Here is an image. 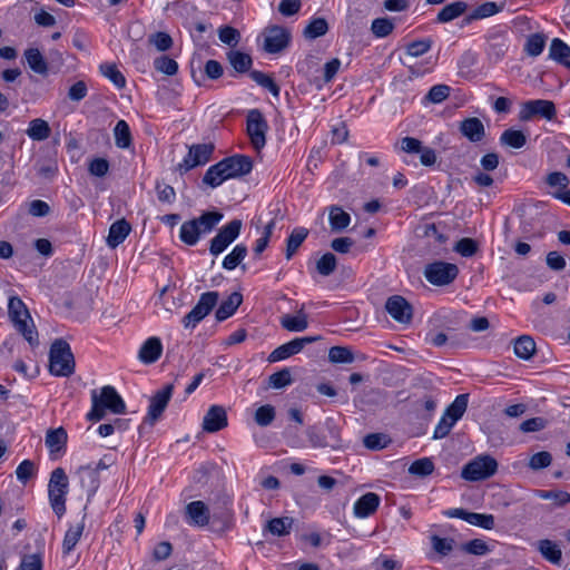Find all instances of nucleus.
Listing matches in <instances>:
<instances>
[{
  "instance_id": "obj_38",
  "label": "nucleus",
  "mask_w": 570,
  "mask_h": 570,
  "mask_svg": "<svg viewBox=\"0 0 570 570\" xmlns=\"http://www.w3.org/2000/svg\"><path fill=\"white\" fill-rule=\"evenodd\" d=\"M247 253L248 249L245 244H237L233 250L224 257L222 263L223 268L226 271L235 269L247 256Z\"/></svg>"
},
{
  "instance_id": "obj_22",
  "label": "nucleus",
  "mask_w": 570,
  "mask_h": 570,
  "mask_svg": "<svg viewBox=\"0 0 570 570\" xmlns=\"http://www.w3.org/2000/svg\"><path fill=\"white\" fill-rule=\"evenodd\" d=\"M380 502L381 498L379 494L374 492H367L357 499L354 503V514L357 518H367L377 510Z\"/></svg>"
},
{
  "instance_id": "obj_58",
  "label": "nucleus",
  "mask_w": 570,
  "mask_h": 570,
  "mask_svg": "<svg viewBox=\"0 0 570 570\" xmlns=\"http://www.w3.org/2000/svg\"><path fill=\"white\" fill-rule=\"evenodd\" d=\"M154 67L157 71L167 76H174L178 71V63L168 56H160L154 60Z\"/></svg>"
},
{
  "instance_id": "obj_18",
  "label": "nucleus",
  "mask_w": 570,
  "mask_h": 570,
  "mask_svg": "<svg viewBox=\"0 0 570 570\" xmlns=\"http://www.w3.org/2000/svg\"><path fill=\"white\" fill-rule=\"evenodd\" d=\"M184 518L187 524L204 528L209 523L210 511L205 502L191 501L185 507Z\"/></svg>"
},
{
  "instance_id": "obj_44",
  "label": "nucleus",
  "mask_w": 570,
  "mask_h": 570,
  "mask_svg": "<svg viewBox=\"0 0 570 570\" xmlns=\"http://www.w3.org/2000/svg\"><path fill=\"white\" fill-rule=\"evenodd\" d=\"M228 180L222 164L218 161L215 165H212L205 173L203 177V183L208 185L212 188H216L220 186L224 181Z\"/></svg>"
},
{
  "instance_id": "obj_32",
  "label": "nucleus",
  "mask_w": 570,
  "mask_h": 570,
  "mask_svg": "<svg viewBox=\"0 0 570 570\" xmlns=\"http://www.w3.org/2000/svg\"><path fill=\"white\" fill-rule=\"evenodd\" d=\"M549 57L570 69V47L559 38L551 41Z\"/></svg>"
},
{
  "instance_id": "obj_52",
  "label": "nucleus",
  "mask_w": 570,
  "mask_h": 570,
  "mask_svg": "<svg viewBox=\"0 0 570 570\" xmlns=\"http://www.w3.org/2000/svg\"><path fill=\"white\" fill-rule=\"evenodd\" d=\"M434 471V463L430 458L415 460L409 468V473L416 476H428Z\"/></svg>"
},
{
  "instance_id": "obj_62",
  "label": "nucleus",
  "mask_w": 570,
  "mask_h": 570,
  "mask_svg": "<svg viewBox=\"0 0 570 570\" xmlns=\"http://www.w3.org/2000/svg\"><path fill=\"white\" fill-rule=\"evenodd\" d=\"M317 272L323 276H330L336 269V257L332 253L324 254L316 263Z\"/></svg>"
},
{
  "instance_id": "obj_30",
  "label": "nucleus",
  "mask_w": 570,
  "mask_h": 570,
  "mask_svg": "<svg viewBox=\"0 0 570 570\" xmlns=\"http://www.w3.org/2000/svg\"><path fill=\"white\" fill-rule=\"evenodd\" d=\"M8 314L14 325L19 324V322L31 321V316L26 304L18 296L9 297Z\"/></svg>"
},
{
  "instance_id": "obj_31",
  "label": "nucleus",
  "mask_w": 570,
  "mask_h": 570,
  "mask_svg": "<svg viewBox=\"0 0 570 570\" xmlns=\"http://www.w3.org/2000/svg\"><path fill=\"white\" fill-rule=\"evenodd\" d=\"M226 57L235 72L246 73L252 71L250 68L253 66V59L248 53L242 52L239 50H229L226 53Z\"/></svg>"
},
{
  "instance_id": "obj_2",
  "label": "nucleus",
  "mask_w": 570,
  "mask_h": 570,
  "mask_svg": "<svg viewBox=\"0 0 570 570\" xmlns=\"http://www.w3.org/2000/svg\"><path fill=\"white\" fill-rule=\"evenodd\" d=\"M49 370L56 376L68 377L75 372V358L70 345L57 338L50 346Z\"/></svg>"
},
{
  "instance_id": "obj_28",
  "label": "nucleus",
  "mask_w": 570,
  "mask_h": 570,
  "mask_svg": "<svg viewBox=\"0 0 570 570\" xmlns=\"http://www.w3.org/2000/svg\"><path fill=\"white\" fill-rule=\"evenodd\" d=\"M224 215L220 212L208 210L204 212L199 217L194 218L191 220L196 222L200 235H206L215 229V227L220 223Z\"/></svg>"
},
{
  "instance_id": "obj_43",
  "label": "nucleus",
  "mask_w": 570,
  "mask_h": 570,
  "mask_svg": "<svg viewBox=\"0 0 570 570\" xmlns=\"http://www.w3.org/2000/svg\"><path fill=\"white\" fill-rule=\"evenodd\" d=\"M200 236L202 235L199 233V229L197 228L196 222H193L190 219L181 224L179 230V239L184 244L188 246H194L198 243Z\"/></svg>"
},
{
  "instance_id": "obj_11",
  "label": "nucleus",
  "mask_w": 570,
  "mask_h": 570,
  "mask_svg": "<svg viewBox=\"0 0 570 570\" xmlns=\"http://www.w3.org/2000/svg\"><path fill=\"white\" fill-rule=\"evenodd\" d=\"M214 151L213 144H197L189 147L188 154L183 161L177 165L180 175L186 174L190 169L203 166L209 161Z\"/></svg>"
},
{
  "instance_id": "obj_33",
  "label": "nucleus",
  "mask_w": 570,
  "mask_h": 570,
  "mask_svg": "<svg viewBox=\"0 0 570 570\" xmlns=\"http://www.w3.org/2000/svg\"><path fill=\"white\" fill-rule=\"evenodd\" d=\"M26 134L35 141H43L50 137L51 128L48 121L41 118H36L29 122Z\"/></svg>"
},
{
  "instance_id": "obj_48",
  "label": "nucleus",
  "mask_w": 570,
  "mask_h": 570,
  "mask_svg": "<svg viewBox=\"0 0 570 570\" xmlns=\"http://www.w3.org/2000/svg\"><path fill=\"white\" fill-rule=\"evenodd\" d=\"M328 31L327 21L324 18H314L304 29V37L314 40Z\"/></svg>"
},
{
  "instance_id": "obj_36",
  "label": "nucleus",
  "mask_w": 570,
  "mask_h": 570,
  "mask_svg": "<svg viewBox=\"0 0 570 570\" xmlns=\"http://www.w3.org/2000/svg\"><path fill=\"white\" fill-rule=\"evenodd\" d=\"M24 58L32 71L42 76H46L48 73V65L39 49H27L24 51Z\"/></svg>"
},
{
  "instance_id": "obj_13",
  "label": "nucleus",
  "mask_w": 570,
  "mask_h": 570,
  "mask_svg": "<svg viewBox=\"0 0 570 570\" xmlns=\"http://www.w3.org/2000/svg\"><path fill=\"white\" fill-rule=\"evenodd\" d=\"M264 38V50L268 53H278L289 45L291 33L284 27L271 26L265 29Z\"/></svg>"
},
{
  "instance_id": "obj_9",
  "label": "nucleus",
  "mask_w": 570,
  "mask_h": 570,
  "mask_svg": "<svg viewBox=\"0 0 570 570\" xmlns=\"http://www.w3.org/2000/svg\"><path fill=\"white\" fill-rule=\"evenodd\" d=\"M557 116V109L551 100L534 99L524 101L521 105L519 119L529 121L534 117H541L547 120H553Z\"/></svg>"
},
{
  "instance_id": "obj_15",
  "label": "nucleus",
  "mask_w": 570,
  "mask_h": 570,
  "mask_svg": "<svg viewBox=\"0 0 570 570\" xmlns=\"http://www.w3.org/2000/svg\"><path fill=\"white\" fill-rule=\"evenodd\" d=\"M317 336H304V337H296L277 348H275L267 357V361L269 363L279 362L283 360H286L291 357L292 355H295L299 353L305 345L311 344L315 341H317Z\"/></svg>"
},
{
  "instance_id": "obj_61",
  "label": "nucleus",
  "mask_w": 570,
  "mask_h": 570,
  "mask_svg": "<svg viewBox=\"0 0 570 570\" xmlns=\"http://www.w3.org/2000/svg\"><path fill=\"white\" fill-rule=\"evenodd\" d=\"M432 43L433 41L430 38L412 41L406 45V55L411 57H420L431 49Z\"/></svg>"
},
{
  "instance_id": "obj_64",
  "label": "nucleus",
  "mask_w": 570,
  "mask_h": 570,
  "mask_svg": "<svg viewBox=\"0 0 570 570\" xmlns=\"http://www.w3.org/2000/svg\"><path fill=\"white\" fill-rule=\"evenodd\" d=\"M450 91L451 88L446 85H435L429 90L425 100L432 104H441L449 97Z\"/></svg>"
},
{
  "instance_id": "obj_47",
  "label": "nucleus",
  "mask_w": 570,
  "mask_h": 570,
  "mask_svg": "<svg viewBox=\"0 0 570 570\" xmlns=\"http://www.w3.org/2000/svg\"><path fill=\"white\" fill-rule=\"evenodd\" d=\"M115 144L118 148L126 149L131 145V132L125 120H119L114 128Z\"/></svg>"
},
{
  "instance_id": "obj_39",
  "label": "nucleus",
  "mask_w": 570,
  "mask_h": 570,
  "mask_svg": "<svg viewBox=\"0 0 570 570\" xmlns=\"http://www.w3.org/2000/svg\"><path fill=\"white\" fill-rule=\"evenodd\" d=\"M80 476L81 487L87 489L89 494H94L99 487V478L97 470L91 466H80L78 470Z\"/></svg>"
},
{
  "instance_id": "obj_41",
  "label": "nucleus",
  "mask_w": 570,
  "mask_h": 570,
  "mask_svg": "<svg viewBox=\"0 0 570 570\" xmlns=\"http://www.w3.org/2000/svg\"><path fill=\"white\" fill-rule=\"evenodd\" d=\"M292 525V518H274L266 523L264 531H268L271 534L276 537H283L289 533Z\"/></svg>"
},
{
  "instance_id": "obj_54",
  "label": "nucleus",
  "mask_w": 570,
  "mask_h": 570,
  "mask_svg": "<svg viewBox=\"0 0 570 570\" xmlns=\"http://www.w3.org/2000/svg\"><path fill=\"white\" fill-rule=\"evenodd\" d=\"M394 30V23L389 18H376L372 21L371 31L376 38H385Z\"/></svg>"
},
{
  "instance_id": "obj_20",
  "label": "nucleus",
  "mask_w": 570,
  "mask_h": 570,
  "mask_svg": "<svg viewBox=\"0 0 570 570\" xmlns=\"http://www.w3.org/2000/svg\"><path fill=\"white\" fill-rule=\"evenodd\" d=\"M459 130L470 142H481L485 137L483 122L476 117H469L460 122Z\"/></svg>"
},
{
  "instance_id": "obj_35",
  "label": "nucleus",
  "mask_w": 570,
  "mask_h": 570,
  "mask_svg": "<svg viewBox=\"0 0 570 570\" xmlns=\"http://www.w3.org/2000/svg\"><path fill=\"white\" fill-rule=\"evenodd\" d=\"M537 549L541 556L553 564H559L562 558V551L557 543L549 539L539 540Z\"/></svg>"
},
{
  "instance_id": "obj_26",
  "label": "nucleus",
  "mask_w": 570,
  "mask_h": 570,
  "mask_svg": "<svg viewBox=\"0 0 570 570\" xmlns=\"http://www.w3.org/2000/svg\"><path fill=\"white\" fill-rule=\"evenodd\" d=\"M68 435L63 428L50 429L46 434V446L49 449V452L59 453L66 450Z\"/></svg>"
},
{
  "instance_id": "obj_10",
  "label": "nucleus",
  "mask_w": 570,
  "mask_h": 570,
  "mask_svg": "<svg viewBox=\"0 0 570 570\" xmlns=\"http://www.w3.org/2000/svg\"><path fill=\"white\" fill-rule=\"evenodd\" d=\"M246 122L247 135L253 147L261 150L266 145V132L268 130L266 119L258 109H252L248 111Z\"/></svg>"
},
{
  "instance_id": "obj_6",
  "label": "nucleus",
  "mask_w": 570,
  "mask_h": 570,
  "mask_svg": "<svg viewBox=\"0 0 570 570\" xmlns=\"http://www.w3.org/2000/svg\"><path fill=\"white\" fill-rule=\"evenodd\" d=\"M218 298V292L203 293L197 304L183 317L184 327L195 328L217 305Z\"/></svg>"
},
{
  "instance_id": "obj_12",
  "label": "nucleus",
  "mask_w": 570,
  "mask_h": 570,
  "mask_svg": "<svg viewBox=\"0 0 570 570\" xmlns=\"http://www.w3.org/2000/svg\"><path fill=\"white\" fill-rule=\"evenodd\" d=\"M174 392V384H167L161 390L157 391L151 397L148 406L147 415L144 420L145 423H148L153 426L163 415L166 410L171 395Z\"/></svg>"
},
{
  "instance_id": "obj_46",
  "label": "nucleus",
  "mask_w": 570,
  "mask_h": 570,
  "mask_svg": "<svg viewBox=\"0 0 570 570\" xmlns=\"http://www.w3.org/2000/svg\"><path fill=\"white\" fill-rule=\"evenodd\" d=\"M249 77L258 86L268 90L274 97L279 96L281 88L271 76H268L259 70H252V71H249Z\"/></svg>"
},
{
  "instance_id": "obj_14",
  "label": "nucleus",
  "mask_w": 570,
  "mask_h": 570,
  "mask_svg": "<svg viewBox=\"0 0 570 570\" xmlns=\"http://www.w3.org/2000/svg\"><path fill=\"white\" fill-rule=\"evenodd\" d=\"M444 515L464 520L469 524L485 530H492L495 527V519L492 514L470 512L462 508L449 509L444 512Z\"/></svg>"
},
{
  "instance_id": "obj_21",
  "label": "nucleus",
  "mask_w": 570,
  "mask_h": 570,
  "mask_svg": "<svg viewBox=\"0 0 570 570\" xmlns=\"http://www.w3.org/2000/svg\"><path fill=\"white\" fill-rule=\"evenodd\" d=\"M163 353L160 338L151 336L147 338L139 348L138 358L144 364H153L159 360Z\"/></svg>"
},
{
  "instance_id": "obj_24",
  "label": "nucleus",
  "mask_w": 570,
  "mask_h": 570,
  "mask_svg": "<svg viewBox=\"0 0 570 570\" xmlns=\"http://www.w3.org/2000/svg\"><path fill=\"white\" fill-rule=\"evenodd\" d=\"M130 232V224L125 218L118 219L117 222L112 223L109 228L106 240L107 245L112 249L118 247L127 238Z\"/></svg>"
},
{
  "instance_id": "obj_16",
  "label": "nucleus",
  "mask_w": 570,
  "mask_h": 570,
  "mask_svg": "<svg viewBox=\"0 0 570 570\" xmlns=\"http://www.w3.org/2000/svg\"><path fill=\"white\" fill-rule=\"evenodd\" d=\"M227 179L238 178L249 174L253 169L252 158L245 155H233L219 161Z\"/></svg>"
},
{
  "instance_id": "obj_5",
  "label": "nucleus",
  "mask_w": 570,
  "mask_h": 570,
  "mask_svg": "<svg viewBox=\"0 0 570 570\" xmlns=\"http://www.w3.org/2000/svg\"><path fill=\"white\" fill-rule=\"evenodd\" d=\"M498 471V461L489 454H480L469 461L461 471V478L471 481H483Z\"/></svg>"
},
{
  "instance_id": "obj_3",
  "label": "nucleus",
  "mask_w": 570,
  "mask_h": 570,
  "mask_svg": "<svg viewBox=\"0 0 570 570\" xmlns=\"http://www.w3.org/2000/svg\"><path fill=\"white\" fill-rule=\"evenodd\" d=\"M305 434L312 448H332L334 450L341 446V433L333 419H326L324 426L313 424L307 426Z\"/></svg>"
},
{
  "instance_id": "obj_50",
  "label": "nucleus",
  "mask_w": 570,
  "mask_h": 570,
  "mask_svg": "<svg viewBox=\"0 0 570 570\" xmlns=\"http://www.w3.org/2000/svg\"><path fill=\"white\" fill-rule=\"evenodd\" d=\"M432 549L442 558L449 556L455 546L453 538H441L436 534L431 537Z\"/></svg>"
},
{
  "instance_id": "obj_25",
  "label": "nucleus",
  "mask_w": 570,
  "mask_h": 570,
  "mask_svg": "<svg viewBox=\"0 0 570 570\" xmlns=\"http://www.w3.org/2000/svg\"><path fill=\"white\" fill-rule=\"evenodd\" d=\"M243 302V295L239 292L232 293L224 299L216 309L215 317L218 322H223L235 314Z\"/></svg>"
},
{
  "instance_id": "obj_34",
  "label": "nucleus",
  "mask_w": 570,
  "mask_h": 570,
  "mask_svg": "<svg viewBox=\"0 0 570 570\" xmlns=\"http://www.w3.org/2000/svg\"><path fill=\"white\" fill-rule=\"evenodd\" d=\"M328 220L333 232H342L350 225L351 216L340 206L333 205L328 207Z\"/></svg>"
},
{
  "instance_id": "obj_63",
  "label": "nucleus",
  "mask_w": 570,
  "mask_h": 570,
  "mask_svg": "<svg viewBox=\"0 0 570 570\" xmlns=\"http://www.w3.org/2000/svg\"><path fill=\"white\" fill-rule=\"evenodd\" d=\"M148 41L150 45L155 46L158 51H167L173 47L171 37L163 31L150 35Z\"/></svg>"
},
{
  "instance_id": "obj_27",
  "label": "nucleus",
  "mask_w": 570,
  "mask_h": 570,
  "mask_svg": "<svg viewBox=\"0 0 570 570\" xmlns=\"http://www.w3.org/2000/svg\"><path fill=\"white\" fill-rule=\"evenodd\" d=\"M469 6L464 1H454L444 6L436 16L435 21L439 23H448L464 14Z\"/></svg>"
},
{
  "instance_id": "obj_23",
  "label": "nucleus",
  "mask_w": 570,
  "mask_h": 570,
  "mask_svg": "<svg viewBox=\"0 0 570 570\" xmlns=\"http://www.w3.org/2000/svg\"><path fill=\"white\" fill-rule=\"evenodd\" d=\"M281 326L288 332H303L308 327V316L302 306L296 314H284L279 318Z\"/></svg>"
},
{
  "instance_id": "obj_40",
  "label": "nucleus",
  "mask_w": 570,
  "mask_h": 570,
  "mask_svg": "<svg viewBox=\"0 0 570 570\" xmlns=\"http://www.w3.org/2000/svg\"><path fill=\"white\" fill-rule=\"evenodd\" d=\"M535 352V342L529 335H522L514 342V353L519 358L530 360Z\"/></svg>"
},
{
  "instance_id": "obj_56",
  "label": "nucleus",
  "mask_w": 570,
  "mask_h": 570,
  "mask_svg": "<svg viewBox=\"0 0 570 570\" xmlns=\"http://www.w3.org/2000/svg\"><path fill=\"white\" fill-rule=\"evenodd\" d=\"M461 550L472 556H485L491 552L490 547L482 539H473L463 543Z\"/></svg>"
},
{
  "instance_id": "obj_4",
  "label": "nucleus",
  "mask_w": 570,
  "mask_h": 570,
  "mask_svg": "<svg viewBox=\"0 0 570 570\" xmlns=\"http://www.w3.org/2000/svg\"><path fill=\"white\" fill-rule=\"evenodd\" d=\"M69 481L62 468H56L49 479L48 495L50 505L58 518L66 512V495L68 493Z\"/></svg>"
},
{
  "instance_id": "obj_60",
  "label": "nucleus",
  "mask_w": 570,
  "mask_h": 570,
  "mask_svg": "<svg viewBox=\"0 0 570 570\" xmlns=\"http://www.w3.org/2000/svg\"><path fill=\"white\" fill-rule=\"evenodd\" d=\"M218 38L223 43L235 48L240 40V33L233 27L224 26L218 29Z\"/></svg>"
},
{
  "instance_id": "obj_45",
  "label": "nucleus",
  "mask_w": 570,
  "mask_h": 570,
  "mask_svg": "<svg viewBox=\"0 0 570 570\" xmlns=\"http://www.w3.org/2000/svg\"><path fill=\"white\" fill-rule=\"evenodd\" d=\"M468 397V394L458 395L454 401L446 407L444 414L456 423L466 411L469 401Z\"/></svg>"
},
{
  "instance_id": "obj_53",
  "label": "nucleus",
  "mask_w": 570,
  "mask_h": 570,
  "mask_svg": "<svg viewBox=\"0 0 570 570\" xmlns=\"http://www.w3.org/2000/svg\"><path fill=\"white\" fill-rule=\"evenodd\" d=\"M503 8H504V3L498 4L497 2H493V1H487V2L478 6L473 10L472 18H478V20L485 19V18L492 17V16L501 12L503 10Z\"/></svg>"
},
{
  "instance_id": "obj_51",
  "label": "nucleus",
  "mask_w": 570,
  "mask_h": 570,
  "mask_svg": "<svg viewBox=\"0 0 570 570\" xmlns=\"http://www.w3.org/2000/svg\"><path fill=\"white\" fill-rule=\"evenodd\" d=\"M546 36L541 33L531 35L524 45V51L531 57H538L544 49Z\"/></svg>"
},
{
  "instance_id": "obj_37",
  "label": "nucleus",
  "mask_w": 570,
  "mask_h": 570,
  "mask_svg": "<svg viewBox=\"0 0 570 570\" xmlns=\"http://www.w3.org/2000/svg\"><path fill=\"white\" fill-rule=\"evenodd\" d=\"M307 236L308 229H306L305 227H296L292 230L286 240L285 256L287 259H291L294 256V254L297 252V249L299 248V246L303 244Z\"/></svg>"
},
{
  "instance_id": "obj_42",
  "label": "nucleus",
  "mask_w": 570,
  "mask_h": 570,
  "mask_svg": "<svg viewBox=\"0 0 570 570\" xmlns=\"http://www.w3.org/2000/svg\"><path fill=\"white\" fill-rule=\"evenodd\" d=\"M500 142L501 145L520 149L527 144V136L521 130L509 128L501 134Z\"/></svg>"
},
{
  "instance_id": "obj_57",
  "label": "nucleus",
  "mask_w": 570,
  "mask_h": 570,
  "mask_svg": "<svg viewBox=\"0 0 570 570\" xmlns=\"http://www.w3.org/2000/svg\"><path fill=\"white\" fill-rule=\"evenodd\" d=\"M328 360L332 363H352L354 355L348 347L333 346L328 351Z\"/></svg>"
},
{
  "instance_id": "obj_17",
  "label": "nucleus",
  "mask_w": 570,
  "mask_h": 570,
  "mask_svg": "<svg viewBox=\"0 0 570 570\" xmlns=\"http://www.w3.org/2000/svg\"><path fill=\"white\" fill-rule=\"evenodd\" d=\"M385 309L393 320L402 324H410L413 317L411 304L400 295L387 298Z\"/></svg>"
},
{
  "instance_id": "obj_19",
  "label": "nucleus",
  "mask_w": 570,
  "mask_h": 570,
  "mask_svg": "<svg viewBox=\"0 0 570 570\" xmlns=\"http://www.w3.org/2000/svg\"><path fill=\"white\" fill-rule=\"evenodd\" d=\"M228 424L227 413L222 405H212L203 419V430L208 433H216Z\"/></svg>"
},
{
  "instance_id": "obj_1",
  "label": "nucleus",
  "mask_w": 570,
  "mask_h": 570,
  "mask_svg": "<svg viewBox=\"0 0 570 570\" xmlns=\"http://www.w3.org/2000/svg\"><path fill=\"white\" fill-rule=\"evenodd\" d=\"M114 414H124L126 404L116 389L110 385L101 387L100 393L97 390L91 391V410L87 413L88 421L98 422L106 416V412Z\"/></svg>"
},
{
  "instance_id": "obj_59",
  "label": "nucleus",
  "mask_w": 570,
  "mask_h": 570,
  "mask_svg": "<svg viewBox=\"0 0 570 570\" xmlns=\"http://www.w3.org/2000/svg\"><path fill=\"white\" fill-rule=\"evenodd\" d=\"M508 51V45L501 37L492 38L488 43V55L491 59L499 60Z\"/></svg>"
},
{
  "instance_id": "obj_7",
  "label": "nucleus",
  "mask_w": 570,
  "mask_h": 570,
  "mask_svg": "<svg viewBox=\"0 0 570 570\" xmlns=\"http://www.w3.org/2000/svg\"><path fill=\"white\" fill-rule=\"evenodd\" d=\"M242 226L240 219H233L219 228L209 242V253L215 257L224 253L239 236Z\"/></svg>"
},
{
  "instance_id": "obj_55",
  "label": "nucleus",
  "mask_w": 570,
  "mask_h": 570,
  "mask_svg": "<svg viewBox=\"0 0 570 570\" xmlns=\"http://www.w3.org/2000/svg\"><path fill=\"white\" fill-rule=\"evenodd\" d=\"M276 412L273 405L266 404L259 406L254 415V420L259 426H268L275 420Z\"/></svg>"
},
{
  "instance_id": "obj_49",
  "label": "nucleus",
  "mask_w": 570,
  "mask_h": 570,
  "mask_svg": "<svg viewBox=\"0 0 570 570\" xmlns=\"http://www.w3.org/2000/svg\"><path fill=\"white\" fill-rule=\"evenodd\" d=\"M101 73L108 78L118 89H122L126 86V78L117 69L115 63L105 62L100 65Z\"/></svg>"
},
{
  "instance_id": "obj_29",
  "label": "nucleus",
  "mask_w": 570,
  "mask_h": 570,
  "mask_svg": "<svg viewBox=\"0 0 570 570\" xmlns=\"http://www.w3.org/2000/svg\"><path fill=\"white\" fill-rule=\"evenodd\" d=\"M85 519L86 514L82 515V519L79 523L76 525H71L65 533L63 541H62V554L67 556L69 554L77 543L79 542L83 529H85Z\"/></svg>"
},
{
  "instance_id": "obj_8",
  "label": "nucleus",
  "mask_w": 570,
  "mask_h": 570,
  "mask_svg": "<svg viewBox=\"0 0 570 570\" xmlns=\"http://www.w3.org/2000/svg\"><path fill=\"white\" fill-rule=\"evenodd\" d=\"M423 274L426 281L432 285L444 286L456 278L459 268L455 264L436 261L428 264Z\"/></svg>"
}]
</instances>
